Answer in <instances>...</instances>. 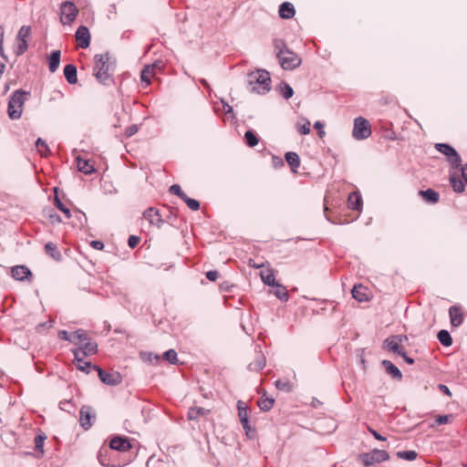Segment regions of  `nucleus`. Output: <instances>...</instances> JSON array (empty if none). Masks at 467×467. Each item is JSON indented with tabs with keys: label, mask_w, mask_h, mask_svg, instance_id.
I'll use <instances>...</instances> for the list:
<instances>
[{
	"label": "nucleus",
	"mask_w": 467,
	"mask_h": 467,
	"mask_svg": "<svg viewBox=\"0 0 467 467\" xmlns=\"http://www.w3.org/2000/svg\"><path fill=\"white\" fill-rule=\"evenodd\" d=\"M247 86L251 92L265 95L271 89L270 74L265 69H257L247 74Z\"/></svg>",
	"instance_id": "obj_1"
},
{
	"label": "nucleus",
	"mask_w": 467,
	"mask_h": 467,
	"mask_svg": "<svg viewBox=\"0 0 467 467\" xmlns=\"http://www.w3.org/2000/svg\"><path fill=\"white\" fill-rule=\"evenodd\" d=\"M406 339L407 336L405 335L390 336L383 341V348L389 352L400 355V353L404 351V348L401 347V343Z\"/></svg>",
	"instance_id": "obj_11"
},
{
	"label": "nucleus",
	"mask_w": 467,
	"mask_h": 467,
	"mask_svg": "<svg viewBox=\"0 0 467 467\" xmlns=\"http://www.w3.org/2000/svg\"><path fill=\"white\" fill-rule=\"evenodd\" d=\"M371 135V126L365 118L357 117L354 119L352 136L357 140H363Z\"/></svg>",
	"instance_id": "obj_4"
},
{
	"label": "nucleus",
	"mask_w": 467,
	"mask_h": 467,
	"mask_svg": "<svg viewBox=\"0 0 467 467\" xmlns=\"http://www.w3.org/2000/svg\"><path fill=\"white\" fill-rule=\"evenodd\" d=\"M45 251L56 261H60L62 258L61 253L57 250V245L51 242L45 244Z\"/></svg>",
	"instance_id": "obj_31"
},
{
	"label": "nucleus",
	"mask_w": 467,
	"mask_h": 467,
	"mask_svg": "<svg viewBox=\"0 0 467 467\" xmlns=\"http://www.w3.org/2000/svg\"><path fill=\"white\" fill-rule=\"evenodd\" d=\"M110 56L109 53L97 54L94 57V71L95 77L98 81L103 85H109L110 79L109 70L113 67V62H110Z\"/></svg>",
	"instance_id": "obj_2"
},
{
	"label": "nucleus",
	"mask_w": 467,
	"mask_h": 467,
	"mask_svg": "<svg viewBox=\"0 0 467 467\" xmlns=\"http://www.w3.org/2000/svg\"><path fill=\"white\" fill-rule=\"evenodd\" d=\"M146 67H150V72L154 74L155 70H161L164 67V63L162 60H156L154 63L150 65H147Z\"/></svg>",
	"instance_id": "obj_56"
},
{
	"label": "nucleus",
	"mask_w": 467,
	"mask_h": 467,
	"mask_svg": "<svg viewBox=\"0 0 467 467\" xmlns=\"http://www.w3.org/2000/svg\"><path fill=\"white\" fill-rule=\"evenodd\" d=\"M11 275L17 281H24L32 276L30 269L26 265H16L11 269Z\"/></svg>",
	"instance_id": "obj_17"
},
{
	"label": "nucleus",
	"mask_w": 467,
	"mask_h": 467,
	"mask_svg": "<svg viewBox=\"0 0 467 467\" xmlns=\"http://www.w3.org/2000/svg\"><path fill=\"white\" fill-rule=\"evenodd\" d=\"M303 123H296V130L300 134L306 135L310 132V122L307 119H303Z\"/></svg>",
	"instance_id": "obj_44"
},
{
	"label": "nucleus",
	"mask_w": 467,
	"mask_h": 467,
	"mask_svg": "<svg viewBox=\"0 0 467 467\" xmlns=\"http://www.w3.org/2000/svg\"><path fill=\"white\" fill-rule=\"evenodd\" d=\"M452 419V415L447 414V415H439L437 416L435 421L438 425H442L450 422V420Z\"/></svg>",
	"instance_id": "obj_55"
},
{
	"label": "nucleus",
	"mask_w": 467,
	"mask_h": 467,
	"mask_svg": "<svg viewBox=\"0 0 467 467\" xmlns=\"http://www.w3.org/2000/svg\"><path fill=\"white\" fill-rule=\"evenodd\" d=\"M419 193L429 203L434 204L439 202L440 194L431 188L427 190H421L419 192Z\"/></svg>",
	"instance_id": "obj_28"
},
{
	"label": "nucleus",
	"mask_w": 467,
	"mask_h": 467,
	"mask_svg": "<svg viewBox=\"0 0 467 467\" xmlns=\"http://www.w3.org/2000/svg\"><path fill=\"white\" fill-rule=\"evenodd\" d=\"M437 338L444 347H450L452 344V338L450 333L445 329H441L438 332Z\"/></svg>",
	"instance_id": "obj_33"
},
{
	"label": "nucleus",
	"mask_w": 467,
	"mask_h": 467,
	"mask_svg": "<svg viewBox=\"0 0 467 467\" xmlns=\"http://www.w3.org/2000/svg\"><path fill=\"white\" fill-rule=\"evenodd\" d=\"M275 403V400L273 398H265V399H260L258 401V407L263 411H268L270 410Z\"/></svg>",
	"instance_id": "obj_40"
},
{
	"label": "nucleus",
	"mask_w": 467,
	"mask_h": 467,
	"mask_svg": "<svg viewBox=\"0 0 467 467\" xmlns=\"http://www.w3.org/2000/svg\"><path fill=\"white\" fill-rule=\"evenodd\" d=\"M449 182L453 191L462 193L465 190V185L462 180L456 174H451L449 178Z\"/></svg>",
	"instance_id": "obj_29"
},
{
	"label": "nucleus",
	"mask_w": 467,
	"mask_h": 467,
	"mask_svg": "<svg viewBox=\"0 0 467 467\" xmlns=\"http://www.w3.org/2000/svg\"><path fill=\"white\" fill-rule=\"evenodd\" d=\"M434 148L447 157L452 168L458 169L461 166L462 157L452 146L447 143H436Z\"/></svg>",
	"instance_id": "obj_6"
},
{
	"label": "nucleus",
	"mask_w": 467,
	"mask_h": 467,
	"mask_svg": "<svg viewBox=\"0 0 467 467\" xmlns=\"http://www.w3.org/2000/svg\"><path fill=\"white\" fill-rule=\"evenodd\" d=\"M153 74L150 72V67H144L140 73V80L143 88L149 86L150 84V77Z\"/></svg>",
	"instance_id": "obj_39"
},
{
	"label": "nucleus",
	"mask_w": 467,
	"mask_h": 467,
	"mask_svg": "<svg viewBox=\"0 0 467 467\" xmlns=\"http://www.w3.org/2000/svg\"><path fill=\"white\" fill-rule=\"evenodd\" d=\"M143 217L147 221H149V223L151 225H155L158 228H161V225L164 223V221H163L161 215L160 214L159 210H157L153 207H150V208L146 209L145 212L143 213Z\"/></svg>",
	"instance_id": "obj_14"
},
{
	"label": "nucleus",
	"mask_w": 467,
	"mask_h": 467,
	"mask_svg": "<svg viewBox=\"0 0 467 467\" xmlns=\"http://www.w3.org/2000/svg\"><path fill=\"white\" fill-rule=\"evenodd\" d=\"M78 15V9L71 1H65L60 5V22L70 25Z\"/></svg>",
	"instance_id": "obj_7"
},
{
	"label": "nucleus",
	"mask_w": 467,
	"mask_h": 467,
	"mask_svg": "<svg viewBox=\"0 0 467 467\" xmlns=\"http://www.w3.org/2000/svg\"><path fill=\"white\" fill-rule=\"evenodd\" d=\"M255 358L252 362L248 364L247 368L250 371L259 372L265 367L266 359L260 349V346L255 348Z\"/></svg>",
	"instance_id": "obj_13"
},
{
	"label": "nucleus",
	"mask_w": 467,
	"mask_h": 467,
	"mask_svg": "<svg viewBox=\"0 0 467 467\" xmlns=\"http://www.w3.org/2000/svg\"><path fill=\"white\" fill-rule=\"evenodd\" d=\"M261 278L264 284L268 286L273 287L277 283L272 270H267L266 273H261Z\"/></svg>",
	"instance_id": "obj_38"
},
{
	"label": "nucleus",
	"mask_w": 467,
	"mask_h": 467,
	"mask_svg": "<svg viewBox=\"0 0 467 467\" xmlns=\"http://www.w3.org/2000/svg\"><path fill=\"white\" fill-rule=\"evenodd\" d=\"M139 130V128L137 125H130L129 126L126 130H125V135L127 138H130L131 136H133L134 134H136Z\"/></svg>",
	"instance_id": "obj_58"
},
{
	"label": "nucleus",
	"mask_w": 467,
	"mask_h": 467,
	"mask_svg": "<svg viewBox=\"0 0 467 467\" xmlns=\"http://www.w3.org/2000/svg\"><path fill=\"white\" fill-rule=\"evenodd\" d=\"M352 296L358 302H364L368 300L366 294L362 292L361 285H355L352 289Z\"/></svg>",
	"instance_id": "obj_43"
},
{
	"label": "nucleus",
	"mask_w": 467,
	"mask_h": 467,
	"mask_svg": "<svg viewBox=\"0 0 467 467\" xmlns=\"http://www.w3.org/2000/svg\"><path fill=\"white\" fill-rule=\"evenodd\" d=\"M438 389L442 393H444L446 396L451 397V392L450 389L446 385L441 383V384L438 385Z\"/></svg>",
	"instance_id": "obj_63"
},
{
	"label": "nucleus",
	"mask_w": 467,
	"mask_h": 467,
	"mask_svg": "<svg viewBox=\"0 0 467 467\" xmlns=\"http://www.w3.org/2000/svg\"><path fill=\"white\" fill-rule=\"evenodd\" d=\"M92 369L98 372L100 381L109 386H117L121 383L122 377L117 371H106L98 365H93Z\"/></svg>",
	"instance_id": "obj_9"
},
{
	"label": "nucleus",
	"mask_w": 467,
	"mask_h": 467,
	"mask_svg": "<svg viewBox=\"0 0 467 467\" xmlns=\"http://www.w3.org/2000/svg\"><path fill=\"white\" fill-rule=\"evenodd\" d=\"M74 354V361L76 363V367L78 370L86 372L88 374L90 372V369L92 368L93 365L91 362L85 360L83 356L81 357V353L79 350H73Z\"/></svg>",
	"instance_id": "obj_18"
},
{
	"label": "nucleus",
	"mask_w": 467,
	"mask_h": 467,
	"mask_svg": "<svg viewBox=\"0 0 467 467\" xmlns=\"http://www.w3.org/2000/svg\"><path fill=\"white\" fill-rule=\"evenodd\" d=\"M46 439L47 437L44 434H39L35 437V450L36 451L43 453V447Z\"/></svg>",
	"instance_id": "obj_52"
},
{
	"label": "nucleus",
	"mask_w": 467,
	"mask_h": 467,
	"mask_svg": "<svg viewBox=\"0 0 467 467\" xmlns=\"http://www.w3.org/2000/svg\"><path fill=\"white\" fill-rule=\"evenodd\" d=\"M244 140L249 147H254L258 143V138L253 130H247L244 133Z\"/></svg>",
	"instance_id": "obj_41"
},
{
	"label": "nucleus",
	"mask_w": 467,
	"mask_h": 467,
	"mask_svg": "<svg viewBox=\"0 0 467 467\" xmlns=\"http://www.w3.org/2000/svg\"><path fill=\"white\" fill-rule=\"evenodd\" d=\"M278 14L282 19H290L294 17L296 14L294 5L291 4L290 2L282 3L279 5Z\"/></svg>",
	"instance_id": "obj_21"
},
{
	"label": "nucleus",
	"mask_w": 467,
	"mask_h": 467,
	"mask_svg": "<svg viewBox=\"0 0 467 467\" xmlns=\"http://www.w3.org/2000/svg\"><path fill=\"white\" fill-rule=\"evenodd\" d=\"M360 458L364 465L369 466L388 461L389 454L384 450L374 449L369 452L363 453Z\"/></svg>",
	"instance_id": "obj_8"
},
{
	"label": "nucleus",
	"mask_w": 467,
	"mask_h": 467,
	"mask_svg": "<svg viewBox=\"0 0 467 467\" xmlns=\"http://www.w3.org/2000/svg\"><path fill=\"white\" fill-rule=\"evenodd\" d=\"M60 50H53L48 57V68L51 73H54L57 70L60 64Z\"/></svg>",
	"instance_id": "obj_27"
},
{
	"label": "nucleus",
	"mask_w": 467,
	"mask_h": 467,
	"mask_svg": "<svg viewBox=\"0 0 467 467\" xmlns=\"http://www.w3.org/2000/svg\"><path fill=\"white\" fill-rule=\"evenodd\" d=\"M272 164L275 168H280L284 166L285 162L282 158L274 155L272 157Z\"/></svg>",
	"instance_id": "obj_60"
},
{
	"label": "nucleus",
	"mask_w": 467,
	"mask_h": 467,
	"mask_svg": "<svg viewBox=\"0 0 467 467\" xmlns=\"http://www.w3.org/2000/svg\"><path fill=\"white\" fill-rule=\"evenodd\" d=\"M64 77L69 84H76L78 82V69L73 64H67L64 67Z\"/></svg>",
	"instance_id": "obj_23"
},
{
	"label": "nucleus",
	"mask_w": 467,
	"mask_h": 467,
	"mask_svg": "<svg viewBox=\"0 0 467 467\" xmlns=\"http://www.w3.org/2000/svg\"><path fill=\"white\" fill-rule=\"evenodd\" d=\"M449 316L452 327H460L463 322V315L459 306H451L449 308Z\"/></svg>",
	"instance_id": "obj_19"
},
{
	"label": "nucleus",
	"mask_w": 467,
	"mask_h": 467,
	"mask_svg": "<svg viewBox=\"0 0 467 467\" xmlns=\"http://www.w3.org/2000/svg\"><path fill=\"white\" fill-rule=\"evenodd\" d=\"M3 43H4V27L2 26H0V57L3 59H5V61H7L8 57L4 51Z\"/></svg>",
	"instance_id": "obj_54"
},
{
	"label": "nucleus",
	"mask_w": 467,
	"mask_h": 467,
	"mask_svg": "<svg viewBox=\"0 0 467 467\" xmlns=\"http://www.w3.org/2000/svg\"><path fill=\"white\" fill-rule=\"evenodd\" d=\"M210 412L209 410L202 407H192L189 409L188 419L191 420H197L201 416H205Z\"/></svg>",
	"instance_id": "obj_32"
},
{
	"label": "nucleus",
	"mask_w": 467,
	"mask_h": 467,
	"mask_svg": "<svg viewBox=\"0 0 467 467\" xmlns=\"http://www.w3.org/2000/svg\"><path fill=\"white\" fill-rule=\"evenodd\" d=\"M140 241V238L137 235H130L128 239V245L133 249L135 248Z\"/></svg>",
	"instance_id": "obj_57"
},
{
	"label": "nucleus",
	"mask_w": 467,
	"mask_h": 467,
	"mask_svg": "<svg viewBox=\"0 0 467 467\" xmlns=\"http://www.w3.org/2000/svg\"><path fill=\"white\" fill-rule=\"evenodd\" d=\"M279 64L284 70H293L301 65V58L291 49L281 51L277 57Z\"/></svg>",
	"instance_id": "obj_5"
},
{
	"label": "nucleus",
	"mask_w": 467,
	"mask_h": 467,
	"mask_svg": "<svg viewBox=\"0 0 467 467\" xmlns=\"http://www.w3.org/2000/svg\"><path fill=\"white\" fill-rule=\"evenodd\" d=\"M219 276V273L216 270H210L206 273V278L209 281H215Z\"/></svg>",
	"instance_id": "obj_62"
},
{
	"label": "nucleus",
	"mask_w": 467,
	"mask_h": 467,
	"mask_svg": "<svg viewBox=\"0 0 467 467\" xmlns=\"http://www.w3.org/2000/svg\"><path fill=\"white\" fill-rule=\"evenodd\" d=\"M273 287L275 288L273 293L278 299L283 302H286L288 300L289 295L285 286L277 282Z\"/></svg>",
	"instance_id": "obj_30"
},
{
	"label": "nucleus",
	"mask_w": 467,
	"mask_h": 467,
	"mask_svg": "<svg viewBox=\"0 0 467 467\" xmlns=\"http://www.w3.org/2000/svg\"><path fill=\"white\" fill-rule=\"evenodd\" d=\"M131 447L130 439L124 436H114L109 441V448L114 451L125 452L130 450Z\"/></svg>",
	"instance_id": "obj_12"
},
{
	"label": "nucleus",
	"mask_w": 467,
	"mask_h": 467,
	"mask_svg": "<svg viewBox=\"0 0 467 467\" xmlns=\"http://www.w3.org/2000/svg\"><path fill=\"white\" fill-rule=\"evenodd\" d=\"M31 96L29 91L17 89L12 93L8 101L7 112L11 119L21 118L25 101Z\"/></svg>",
	"instance_id": "obj_3"
},
{
	"label": "nucleus",
	"mask_w": 467,
	"mask_h": 467,
	"mask_svg": "<svg viewBox=\"0 0 467 467\" xmlns=\"http://www.w3.org/2000/svg\"><path fill=\"white\" fill-rule=\"evenodd\" d=\"M417 452L415 451H400L397 452V456L406 461H413L417 458Z\"/></svg>",
	"instance_id": "obj_47"
},
{
	"label": "nucleus",
	"mask_w": 467,
	"mask_h": 467,
	"mask_svg": "<svg viewBox=\"0 0 467 467\" xmlns=\"http://www.w3.org/2000/svg\"><path fill=\"white\" fill-rule=\"evenodd\" d=\"M76 161L79 171L85 174H92L95 172V168L88 160H84L78 156L76 158Z\"/></svg>",
	"instance_id": "obj_26"
},
{
	"label": "nucleus",
	"mask_w": 467,
	"mask_h": 467,
	"mask_svg": "<svg viewBox=\"0 0 467 467\" xmlns=\"http://www.w3.org/2000/svg\"><path fill=\"white\" fill-rule=\"evenodd\" d=\"M324 425L327 427V433L333 432L337 427L336 421L333 419L327 417H323V426Z\"/></svg>",
	"instance_id": "obj_50"
},
{
	"label": "nucleus",
	"mask_w": 467,
	"mask_h": 467,
	"mask_svg": "<svg viewBox=\"0 0 467 467\" xmlns=\"http://www.w3.org/2000/svg\"><path fill=\"white\" fill-rule=\"evenodd\" d=\"M80 418V425L84 430H88L92 426L91 420L95 418V414L93 413V410L90 406H83L79 411Z\"/></svg>",
	"instance_id": "obj_16"
},
{
	"label": "nucleus",
	"mask_w": 467,
	"mask_h": 467,
	"mask_svg": "<svg viewBox=\"0 0 467 467\" xmlns=\"http://www.w3.org/2000/svg\"><path fill=\"white\" fill-rule=\"evenodd\" d=\"M273 45L275 47V50L276 52V57L280 55L281 51H287L289 48L287 47L285 42L283 39H274Z\"/></svg>",
	"instance_id": "obj_45"
},
{
	"label": "nucleus",
	"mask_w": 467,
	"mask_h": 467,
	"mask_svg": "<svg viewBox=\"0 0 467 467\" xmlns=\"http://www.w3.org/2000/svg\"><path fill=\"white\" fill-rule=\"evenodd\" d=\"M16 42L17 43L14 47V54L16 55V57H20L27 50L28 43L26 40Z\"/></svg>",
	"instance_id": "obj_42"
},
{
	"label": "nucleus",
	"mask_w": 467,
	"mask_h": 467,
	"mask_svg": "<svg viewBox=\"0 0 467 467\" xmlns=\"http://www.w3.org/2000/svg\"><path fill=\"white\" fill-rule=\"evenodd\" d=\"M58 337L62 340H66V341H69V342H72V333L69 334L67 331L66 330H60L58 332Z\"/></svg>",
	"instance_id": "obj_59"
},
{
	"label": "nucleus",
	"mask_w": 467,
	"mask_h": 467,
	"mask_svg": "<svg viewBox=\"0 0 467 467\" xmlns=\"http://www.w3.org/2000/svg\"><path fill=\"white\" fill-rule=\"evenodd\" d=\"M285 160L290 166L293 172H296L300 166V158L296 152L288 151L285 154Z\"/></svg>",
	"instance_id": "obj_25"
},
{
	"label": "nucleus",
	"mask_w": 467,
	"mask_h": 467,
	"mask_svg": "<svg viewBox=\"0 0 467 467\" xmlns=\"http://www.w3.org/2000/svg\"><path fill=\"white\" fill-rule=\"evenodd\" d=\"M36 147L37 148L38 151L41 153V155L47 156L50 150L47 144V142L42 140L41 138H38L36 141Z\"/></svg>",
	"instance_id": "obj_46"
},
{
	"label": "nucleus",
	"mask_w": 467,
	"mask_h": 467,
	"mask_svg": "<svg viewBox=\"0 0 467 467\" xmlns=\"http://www.w3.org/2000/svg\"><path fill=\"white\" fill-rule=\"evenodd\" d=\"M238 417L248 438H254V429L249 423L248 407L242 400L237 401Z\"/></svg>",
	"instance_id": "obj_10"
},
{
	"label": "nucleus",
	"mask_w": 467,
	"mask_h": 467,
	"mask_svg": "<svg viewBox=\"0 0 467 467\" xmlns=\"http://www.w3.org/2000/svg\"><path fill=\"white\" fill-rule=\"evenodd\" d=\"M277 389L290 393L294 389V385L287 379H277L275 383Z\"/></svg>",
	"instance_id": "obj_34"
},
{
	"label": "nucleus",
	"mask_w": 467,
	"mask_h": 467,
	"mask_svg": "<svg viewBox=\"0 0 467 467\" xmlns=\"http://www.w3.org/2000/svg\"><path fill=\"white\" fill-rule=\"evenodd\" d=\"M90 245L97 250H102L104 248V244L99 240L92 241Z\"/></svg>",
	"instance_id": "obj_64"
},
{
	"label": "nucleus",
	"mask_w": 467,
	"mask_h": 467,
	"mask_svg": "<svg viewBox=\"0 0 467 467\" xmlns=\"http://www.w3.org/2000/svg\"><path fill=\"white\" fill-rule=\"evenodd\" d=\"M76 39L78 42L79 47L86 49L90 45V33L87 26H80L75 34Z\"/></svg>",
	"instance_id": "obj_15"
},
{
	"label": "nucleus",
	"mask_w": 467,
	"mask_h": 467,
	"mask_svg": "<svg viewBox=\"0 0 467 467\" xmlns=\"http://www.w3.org/2000/svg\"><path fill=\"white\" fill-rule=\"evenodd\" d=\"M279 93L285 99H289L294 95L292 87L286 82H281L279 86Z\"/></svg>",
	"instance_id": "obj_35"
},
{
	"label": "nucleus",
	"mask_w": 467,
	"mask_h": 467,
	"mask_svg": "<svg viewBox=\"0 0 467 467\" xmlns=\"http://www.w3.org/2000/svg\"><path fill=\"white\" fill-rule=\"evenodd\" d=\"M182 201L187 204L189 209H191L192 211H198L200 209V202L195 199L190 198L187 195H185Z\"/></svg>",
	"instance_id": "obj_51"
},
{
	"label": "nucleus",
	"mask_w": 467,
	"mask_h": 467,
	"mask_svg": "<svg viewBox=\"0 0 467 467\" xmlns=\"http://www.w3.org/2000/svg\"><path fill=\"white\" fill-rule=\"evenodd\" d=\"M31 35V27L29 26H22L17 32L16 40V41H27Z\"/></svg>",
	"instance_id": "obj_37"
},
{
	"label": "nucleus",
	"mask_w": 467,
	"mask_h": 467,
	"mask_svg": "<svg viewBox=\"0 0 467 467\" xmlns=\"http://www.w3.org/2000/svg\"><path fill=\"white\" fill-rule=\"evenodd\" d=\"M88 338L87 334L80 329L72 333V342L74 343L78 340V343L81 345L83 342L88 340Z\"/></svg>",
	"instance_id": "obj_49"
},
{
	"label": "nucleus",
	"mask_w": 467,
	"mask_h": 467,
	"mask_svg": "<svg viewBox=\"0 0 467 467\" xmlns=\"http://www.w3.org/2000/svg\"><path fill=\"white\" fill-rule=\"evenodd\" d=\"M56 196L54 199V205L61 211L67 218L71 217V212L70 210L62 202V201L59 199V197L57 194V188H55Z\"/></svg>",
	"instance_id": "obj_36"
},
{
	"label": "nucleus",
	"mask_w": 467,
	"mask_h": 467,
	"mask_svg": "<svg viewBox=\"0 0 467 467\" xmlns=\"http://www.w3.org/2000/svg\"><path fill=\"white\" fill-rule=\"evenodd\" d=\"M381 365L385 368L386 372L390 375L393 379L400 380L402 379V373L398 367H396L391 361L384 359Z\"/></svg>",
	"instance_id": "obj_22"
},
{
	"label": "nucleus",
	"mask_w": 467,
	"mask_h": 467,
	"mask_svg": "<svg viewBox=\"0 0 467 467\" xmlns=\"http://www.w3.org/2000/svg\"><path fill=\"white\" fill-rule=\"evenodd\" d=\"M83 357L96 354L98 351V344L89 338L80 345L78 349Z\"/></svg>",
	"instance_id": "obj_24"
},
{
	"label": "nucleus",
	"mask_w": 467,
	"mask_h": 467,
	"mask_svg": "<svg viewBox=\"0 0 467 467\" xmlns=\"http://www.w3.org/2000/svg\"><path fill=\"white\" fill-rule=\"evenodd\" d=\"M169 192L181 198L182 200L185 197L184 192L182 190L179 184H173L170 187Z\"/></svg>",
	"instance_id": "obj_53"
},
{
	"label": "nucleus",
	"mask_w": 467,
	"mask_h": 467,
	"mask_svg": "<svg viewBox=\"0 0 467 467\" xmlns=\"http://www.w3.org/2000/svg\"><path fill=\"white\" fill-rule=\"evenodd\" d=\"M163 358L170 364H176L178 361L177 352L171 348L164 352Z\"/></svg>",
	"instance_id": "obj_48"
},
{
	"label": "nucleus",
	"mask_w": 467,
	"mask_h": 467,
	"mask_svg": "<svg viewBox=\"0 0 467 467\" xmlns=\"http://www.w3.org/2000/svg\"><path fill=\"white\" fill-rule=\"evenodd\" d=\"M369 433L378 441H386V437L382 436L380 433H379L377 431H375L374 429L368 427V428Z\"/></svg>",
	"instance_id": "obj_61"
},
{
	"label": "nucleus",
	"mask_w": 467,
	"mask_h": 467,
	"mask_svg": "<svg viewBox=\"0 0 467 467\" xmlns=\"http://www.w3.org/2000/svg\"><path fill=\"white\" fill-rule=\"evenodd\" d=\"M363 204L362 196L358 192L349 193L348 198V205L351 210L361 211Z\"/></svg>",
	"instance_id": "obj_20"
}]
</instances>
